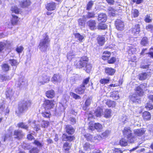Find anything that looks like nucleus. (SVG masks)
I'll return each mask as SVG.
<instances>
[{"mask_svg": "<svg viewBox=\"0 0 153 153\" xmlns=\"http://www.w3.org/2000/svg\"><path fill=\"white\" fill-rule=\"evenodd\" d=\"M84 19L85 18H84V16L83 18L79 19L78 20V23L79 25L82 26H84L85 25V22Z\"/></svg>", "mask_w": 153, "mask_h": 153, "instance_id": "obj_49", "label": "nucleus"}, {"mask_svg": "<svg viewBox=\"0 0 153 153\" xmlns=\"http://www.w3.org/2000/svg\"><path fill=\"white\" fill-rule=\"evenodd\" d=\"M14 94V92L11 89H9L7 90L6 93V95L7 98H9L10 99L12 97Z\"/></svg>", "mask_w": 153, "mask_h": 153, "instance_id": "obj_33", "label": "nucleus"}, {"mask_svg": "<svg viewBox=\"0 0 153 153\" xmlns=\"http://www.w3.org/2000/svg\"><path fill=\"white\" fill-rule=\"evenodd\" d=\"M87 24L91 30H94L96 29V22L95 21L91 20L87 22Z\"/></svg>", "mask_w": 153, "mask_h": 153, "instance_id": "obj_15", "label": "nucleus"}, {"mask_svg": "<svg viewBox=\"0 0 153 153\" xmlns=\"http://www.w3.org/2000/svg\"><path fill=\"white\" fill-rule=\"evenodd\" d=\"M107 19V16L105 13H101L98 15L97 19L99 22H104L106 21Z\"/></svg>", "mask_w": 153, "mask_h": 153, "instance_id": "obj_17", "label": "nucleus"}, {"mask_svg": "<svg viewBox=\"0 0 153 153\" xmlns=\"http://www.w3.org/2000/svg\"><path fill=\"white\" fill-rule=\"evenodd\" d=\"M116 60V59L115 57H113L110 59L108 60V62L109 64H113L115 62Z\"/></svg>", "mask_w": 153, "mask_h": 153, "instance_id": "obj_60", "label": "nucleus"}, {"mask_svg": "<svg viewBox=\"0 0 153 153\" xmlns=\"http://www.w3.org/2000/svg\"><path fill=\"white\" fill-rule=\"evenodd\" d=\"M105 73L108 75H113L115 72V70L111 68L107 67L105 68Z\"/></svg>", "mask_w": 153, "mask_h": 153, "instance_id": "obj_18", "label": "nucleus"}, {"mask_svg": "<svg viewBox=\"0 0 153 153\" xmlns=\"http://www.w3.org/2000/svg\"><path fill=\"white\" fill-rule=\"evenodd\" d=\"M107 27V26L105 24L102 23H100L97 27V28L99 30H105Z\"/></svg>", "mask_w": 153, "mask_h": 153, "instance_id": "obj_42", "label": "nucleus"}, {"mask_svg": "<svg viewBox=\"0 0 153 153\" xmlns=\"http://www.w3.org/2000/svg\"><path fill=\"white\" fill-rule=\"evenodd\" d=\"M12 18L11 20L12 23L13 24V25H16L19 21V19L18 17L16 16L12 15Z\"/></svg>", "mask_w": 153, "mask_h": 153, "instance_id": "obj_35", "label": "nucleus"}, {"mask_svg": "<svg viewBox=\"0 0 153 153\" xmlns=\"http://www.w3.org/2000/svg\"><path fill=\"white\" fill-rule=\"evenodd\" d=\"M117 37L118 39V41L120 43L123 41V35L122 34L120 33L117 34Z\"/></svg>", "mask_w": 153, "mask_h": 153, "instance_id": "obj_59", "label": "nucleus"}, {"mask_svg": "<svg viewBox=\"0 0 153 153\" xmlns=\"http://www.w3.org/2000/svg\"><path fill=\"white\" fill-rule=\"evenodd\" d=\"M9 63L12 66H17L19 64V62L15 59H10L9 60Z\"/></svg>", "mask_w": 153, "mask_h": 153, "instance_id": "obj_41", "label": "nucleus"}, {"mask_svg": "<svg viewBox=\"0 0 153 153\" xmlns=\"http://www.w3.org/2000/svg\"><path fill=\"white\" fill-rule=\"evenodd\" d=\"M34 143L39 147H42L44 145V143L40 142L38 140H35L34 141Z\"/></svg>", "mask_w": 153, "mask_h": 153, "instance_id": "obj_55", "label": "nucleus"}, {"mask_svg": "<svg viewBox=\"0 0 153 153\" xmlns=\"http://www.w3.org/2000/svg\"><path fill=\"white\" fill-rule=\"evenodd\" d=\"M43 38L40 40L39 47L41 52H45L50 46V39L47 33L43 34Z\"/></svg>", "mask_w": 153, "mask_h": 153, "instance_id": "obj_1", "label": "nucleus"}, {"mask_svg": "<svg viewBox=\"0 0 153 153\" xmlns=\"http://www.w3.org/2000/svg\"><path fill=\"white\" fill-rule=\"evenodd\" d=\"M111 55V53L108 51H105L102 56V58L104 60H105L108 59Z\"/></svg>", "mask_w": 153, "mask_h": 153, "instance_id": "obj_34", "label": "nucleus"}, {"mask_svg": "<svg viewBox=\"0 0 153 153\" xmlns=\"http://www.w3.org/2000/svg\"><path fill=\"white\" fill-rule=\"evenodd\" d=\"M128 120V117L125 115H123L121 118V121L124 124L127 122Z\"/></svg>", "mask_w": 153, "mask_h": 153, "instance_id": "obj_48", "label": "nucleus"}, {"mask_svg": "<svg viewBox=\"0 0 153 153\" xmlns=\"http://www.w3.org/2000/svg\"><path fill=\"white\" fill-rule=\"evenodd\" d=\"M93 125L94 126L95 128L99 132L101 131L102 128V125L99 123H95Z\"/></svg>", "mask_w": 153, "mask_h": 153, "instance_id": "obj_39", "label": "nucleus"}, {"mask_svg": "<svg viewBox=\"0 0 153 153\" xmlns=\"http://www.w3.org/2000/svg\"><path fill=\"white\" fill-rule=\"evenodd\" d=\"M31 102L30 100L23 101L19 105L18 109L19 112L23 113L28 110L30 107Z\"/></svg>", "mask_w": 153, "mask_h": 153, "instance_id": "obj_2", "label": "nucleus"}, {"mask_svg": "<svg viewBox=\"0 0 153 153\" xmlns=\"http://www.w3.org/2000/svg\"><path fill=\"white\" fill-rule=\"evenodd\" d=\"M109 81V79L103 78L100 80V82L102 84H105L108 83Z\"/></svg>", "mask_w": 153, "mask_h": 153, "instance_id": "obj_56", "label": "nucleus"}, {"mask_svg": "<svg viewBox=\"0 0 153 153\" xmlns=\"http://www.w3.org/2000/svg\"><path fill=\"white\" fill-rule=\"evenodd\" d=\"M49 122L47 121H43L41 124L42 127L47 128L49 125Z\"/></svg>", "mask_w": 153, "mask_h": 153, "instance_id": "obj_58", "label": "nucleus"}, {"mask_svg": "<svg viewBox=\"0 0 153 153\" xmlns=\"http://www.w3.org/2000/svg\"><path fill=\"white\" fill-rule=\"evenodd\" d=\"M42 115L43 117L48 118H50L51 114L50 112L45 111L42 113Z\"/></svg>", "mask_w": 153, "mask_h": 153, "instance_id": "obj_45", "label": "nucleus"}, {"mask_svg": "<svg viewBox=\"0 0 153 153\" xmlns=\"http://www.w3.org/2000/svg\"><path fill=\"white\" fill-rule=\"evenodd\" d=\"M45 108L50 109L53 107L54 104L52 100H47L45 101L44 103Z\"/></svg>", "mask_w": 153, "mask_h": 153, "instance_id": "obj_14", "label": "nucleus"}, {"mask_svg": "<svg viewBox=\"0 0 153 153\" xmlns=\"http://www.w3.org/2000/svg\"><path fill=\"white\" fill-rule=\"evenodd\" d=\"M0 78L2 81L8 80L11 79L9 76H7L4 74H0Z\"/></svg>", "mask_w": 153, "mask_h": 153, "instance_id": "obj_44", "label": "nucleus"}, {"mask_svg": "<svg viewBox=\"0 0 153 153\" xmlns=\"http://www.w3.org/2000/svg\"><path fill=\"white\" fill-rule=\"evenodd\" d=\"M30 0H21L19 1V5L22 8H27L31 4Z\"/></svg>", "mask_w": 153, "mask_h": 153, "instance_id": "obj_7", "label": "nucleus"}, {"mask_svg": "<svg viewBox=\"0 0 153 153\" xmlns=\"http://www.w3.org/2000/svg\"><path fill=\"white\" fill-rule=\"evenodd\" d=\"M93 4V2L92 1H89L87 4L86 10H90L91 9Z\"/></svg>", "mask_w": 153, "mask_h": 153, "instance_id": "obj_50", "label": "nucleus"}, {"mask_svg": "<svg viewBox=\"0 0 153 153\" xmlns=\"http://www.w3.org/2000/svg\"><path fill=\"white\" fill-rule=\"evenodd\" d=\"M106 105L109 107H114L116 105V103L114 101L111 100H108L106 102Z\"/></svg>", "mask_w": 153, "mask_h": 153, "instance_id": "obj_37", "label": "nucleus"}, {"mask_svg": "<svg viewBox=\"0 0 153 153\" xmlns=\"http://www.w3.org/2000/svg\"><path fill=\"white\" fill-rule=\"evenodd\" d=\"M24 48L22 46H19L17 47L16 48V51L19 53H21L22 51H23Z\"/></svg>", "mask_w": 153, "mask_h": 153, "instance_id": "obj_64", "label": "nucleus"}, {"mask_svg": "<svg viewBox=\"0 0 153 153\" xmlns=\"http://www.w3.org/2000/svg\"><path fill=\"white\" fill-rule=\"evenodd\" d=\"M84 137L86 138L87 140L88 141H90L91 142L94 141L93 139V136L89 134H85Z\"/></svg>", "mask_w": 153, "mask_h": 153, "instance_id": "obj_47", "label": "nucleus"}, {"mask_svg": "<svg viewBox=\"0 0 153 153\" xmlns=\"http://www.w3.org/2000/svg\"><path fill=\"white\" fill-rule=\"evenodd\" d=\"M120 143L121 146H126L127 145V140L125 139H122L120 141Z\"/></svg>", "mask_w": 153, "mask_h": 153, "instance_id": "obj_54", "label": "nucleus"}, {"mask_svg": "<svg viewBox=\"0 0 153 153\" xmlns=\"http://www.w3.org/2000/svg\"><path fill=\"white\" fill-rule=\"evenodd\" d=\"M150 76L149 74L146 73H143L139 75V79L140 80H144L146 78L149 77Z\"/></svg>", "mask_w": 153, "mask_h": 153, "instance_id": "obj_27", "label": "nucleus"}, {"mask_svg": "<svg viewBox=\"0 0 153 153\" xmlns=\"http://www.w3.org/2000/svg\"><path fill=\"white\" fill-rule=\"evenodd\" d=\"M143 117L144 120H149L151 119V114L148 111H145L143 114Z\"/></svg>", "mask_w": 153, "mask_h": 153, "instance_id": "obj_26", "label": "nucleus"}, {"mask_svg": "<svg viewBox=\"0 0 153 153\" xmlns=\"http://www.w3.org/2000/svg\"><path fill=\"white\" fill-rule=\"evenodd\" d=\"M91 101V99L90 98L87 99L85 102V105L88 107L90 105Z\"/></svg>", "mask_w": 153, "mask_h": 153, "instance_id": "obj_62", "label": "nucleus"}, {"mask_svg": "<svg viewBox=\"0 0 153 153\" xmlns=\"http://www.w3.org/2000/svg\"><path fill=\"white\" fill-rule=\"evenodd\" d=\"M85 86L83 85H81L74 89V91L76 93L79 94H83L85 90Z\"/></svg>", "mask_w": 153, "mask_h": 153, "instance_id": "obj_10", "label": "nucleus"}, {"mask_svg": "<svg viewBox=\"0 0 153 153\" xmlns=\"http://www.w3.org/2000/svg\"><path fill=\"white\" fill-rule=\"evenodd\" d=\"M17 126L19 128H21L27 130H28V126L23 122L18 124Z\"/></svg>", "mask_w": 153, "mask_h": 153, "instance_id": "obj_36", "label": "nucleus"}, {"mask_svg": "<svg viewBox=\"0 0 153 153\" xmlns=\"http://www.w3.org/2000/svg\"><path fill=\"white\" fill-rule=\"evenodd\" d=\"M102 109L99 108L95 110L94 113V114L97 117H100L102 114Z\"/></svg>", "mask_w": 153, "mask_h": 153, "instance_id": "obj_31", "label": "nucleus"}, {"mask_svg": "<svg viewBox=\"0 0 153 153\" xmlns=\"http://www.w3.org/2000/svg\"><path fill=\"white\" fill-rule=\"evenodd\" d=\"M84 149L86 151H89L91 149H93L94 148V145L90 144L88 143H86L83 145Z\"/></svg>", "mask_w": 153, "mask_h": 153, "instance_id": "obj_23", "label": "nucleus"}, {"mask_svg": "<svg viewBox=\"0 0 153 153\" xmlns=\"http://www.w3.org/2000/svg\"><path fill=\"white\" fill-rule=\"evenodd\" d=\"M125 137H126L130 143H133L135 140V137L133 136L130 128H125L123 131Z\"/></svg>", "mask_w": 153, "mask_h": 153, "instance_id": "obj_3", "label": "nucleus"}, {"mask_svg": "<svg viewBox=\"0 0 153 153\" xmlns=\"http://www.w3.org/2000/svg\"><path fill=\"white\" fill-rule=\"evenodd\" d=\"M42 79V81H39L38 82V85H44L45 83L48 82L49 81V79L47 76L45 75L44 76L41 77L39 78V80H41Z\"/></svg>", "mask_w": 153, "mask_h": 153, "instance_id": "obj_12", "label": "nucleus"}, {"mask_svg": "<svg viewBox=\"0 0 153 153\" xmlns=\"http://www.w3.org/2000/svg\"><path fill=\"white\" fill-rule=\"evenodd\" d=\"M142 87L140 86H138L136 88V93L139 96H142L143 93V91L142 88Z\"/></svg>", "mask_w": 153, "mask_h": 153, "instance_id": "obj_32", "label": "nucleus"}, {"mask_svg": "<svg viewBox=\"0 0 153 153\" xmlns=\"http://www.w3.org/2000/svg\"><path fill=\"white\" fill-rule=\"evenodd\" d=\"M9 112V110L8 109L7 107H6L5 105L3 102L0 103V113H4L6 114Z\"/></svg>", "mask_w": 153, "mask_h": 153, "instance_id": "obj_9", "label": "nucleus"}, {"mask_svg": "<svg viewBox=\"0 0 153 153\" xmlns=\"http://www.w3.org/2000/svg\"><path fill=\"white\" fill-rule=\"evenodd\" d=\"M85 67L86 68V71L88 73H89L92 68L91 65L90 64H87Z\"/></svg>", "mask_w": 153, "mask_h": 153, "instance_id": "obj_63", "label": "nucleus"}, {"mask_svg": "<svg viewBox=\"0 0 153 153\" xmlns=\"http://www.w3.org/2000/svg\"><path fill=\"white\" fill-rule=\"evenodd\" d=\"M95 14L94 12H88L86 16H84V18L85 19H86V18H90L94 17Z\"/></svg>", "mask_w": 153, "mask_h": 153, "instance_id": "obj_43", "label": "nucleus"}, {"mask_svg": "<svg viewBox=\"0 0 153 153\" xmlns=\"http://www.w3.org/2000/svg\"><path fill=\"white\" fill-rule=\"evenodd\" d=\"M65 130L66 132L69 134H72L75 131L74 128L71 125H69L65 126Z\"/></svg>", "mask_w": 153, "mask_h": 153, "instance_id": "obj_11", "label": "nucleus"}, {"mask_svg": "<svg viewBox=\"0 0 153 153\" xmlns=\"http://www.w3.org/2000/svg\"><path fill=\"white\" fill-rule=\"evenodd\" d=\"M111 110L110 109H106L105 111L104 117L106 118H109L111 116Z\"/></svg>", "mask_w": 153, "mask_h": 153, "instance_id": "obj_40", "label": "nucleus"}, {"mask_svg": "<svg viewBox=\"0 0 153 153\" xmlns=\"http://www.w3.org/2000/svg\"><path fill=\"white\" fill-rule=\"evenodd\" d=\"M75 38L77 39L80 42H82L84 40L85 36L84 35H81L79 33H76L74 34Z\"/></svg>", "mask_w": 153, "mask_h": 153, "instance_id": "obj_29", "label": "nucleus"}, {"mask_svg": "<svg viewBox=\"0 0 153 153\" xmlns=\"http://www.w3.org/2000/svg\"><path fill=\"white\" fill-rule=\"evenodd\" d=\"M56 5L55 3L51 2L48 4L46 8L48 10H53L56 8Z\"/></svg>", "mask_w": 153, "mask_h": 153, "instance_id": "obj_25", "label": "nucleus"}, {"mask_svg": "<svg viewBox=\"0 0 153 153\" xmlns=\"http://www.w3.org/2000/svg\"><path fill=\"white\" fill-rule=\"evenodd\" d=\"M62 138L63 140L65 141H71L74 139V136H68L66 134H64L62 136Z\"/></svg>", "mask_w": 153, "mask_h": 153, "instance_id": "obj_19", "label": "nucleus"}, {"mask_svg": "<svg viewBox=\"0 0 153 153\" xmlns=\"http://www.w3.org/2000/svg\"><path fill=\"white\" fill-rule=\"evenodd\" d=\"M7 43V42H0V53L4 49Z\"/></svg>", "mask_w": 153, "mask_h": 153, "instance_id": "obj_53", "label": "nucleus"}, {"mask_svg": "<svg viewBox=\"0 0 153 153\" xmlns=\"http://www.w3.org/2000/svg\"><path fill=\"white\" fill-rule=\"evenodd\" d=\"M9 68L10 66L7 64L4 63L1 65L2 69L4 72L8 71L9 70Z\"/></svg>", "mask_w": 153, "mask_h": 153, "instance_id": "obj_38", "label": "nucleus"}, {"mask_svg": "<svg viewBox=\"0 0 153 153\" xmlns=\"http://www.w3.org/2000/svg\"><path fill=\"white\" fill-rule=\"evenodd\" d=\"M17 85L20 88H24L27 85V80L24 77H21L19 79Z\"/></svg>", "mask_w": 153, "mask_h": 153, "instance_id": "obj_5", "label": "nucleus"}, {"mask_svg": "<svg viewBox=\"0 0 153 153\" xmlns=\"http://www.w3.org/2000/svg\"><path fill=\"white\" fill-rule=\"evenodd\" d=\"M110 97L115 100H117L119 98V94L116 91H113L110 93Z\"/></svg>", "mask_w": 153, "mask_h": 153, "instance_id": "obj_30", "label": "nucleus"}, {"mask_svg": "<svg viewBox=\"0 0 153 153\" xmlns=\"http://www.w3.org/2000/svg\"><path fill=\"white\" fill-rule=\"evenodd\" d=\"M140 31V25L139 24H137L135 25L134 27L132 28L130 30L134 35L138 34Z\"/></svg>", "mask_w": 153, "mask_h": 153, "instance_id": "obj_13", "label": "nucleus"}, {"mask_svg": "<svg viewBox=\"0 0 153 153\" xmlns=\"http://www.w3.org/2000/svg\"><path fill=\"white\" fill-rule=\"evenodd\" d=\"M146 131V130L144 128H140L134 130V132L135 135L140 136L144 134Z\"/></svg>", "mask_w": 153, "mask_h": 153, "instance_id": "obj_16", "label": "nucleus"}, {"mask_svg": "<svg viewBox=\"0 0 153 153\" xmlns=\"http://www.w3.org/2000/svg\"><path fill=\"white\" fill-rule=\"evenodd\" d=\"M46 96L49 98H52L55 96L54 91L53 90L47 91L46 93Z\"/></svg>", "mask_w": 153, "mask_h": 153, "instance_id": "obj_28", "label": "nucleus"}, {"mask_svg": "<svg viewBox=\"0 0 153 153\" xmlns=\"http://www.w3.org/2000/svg\"><path fill=\"white\" fill-rule=\"evenodd\" d=\"M11 10L13 13L17 14L19 12V9L16 6H13L11 7Z\"/></svg>", "mask_w": 153, "mask_h": 153, "instance_id": "obj_46", "label": "nucleus"}, {"mask_svg": "<svg viewBox=\"0 0 153 153\" xmlns=\"http://www.w3.org/2000/svg\"><path fill=\"white\" fill-rule=\"evenodd\" d=\"M130 99L134 102L140 103V100L139 97L136 95V94H133L130 96Z\"/></svg>", "mask_w": 153, "mask_h": 153, "instance_id": "obj_22", "label": "nucleus"}, {"mask_svg": "<svg viewBox=\"0 0 153 153\" xmlns=\"http://www.w3.org/2000/svg\"><path fill=\"white\" fill-rule=\"evenodd\" d=\"M52 81L55 82H60L61 81V79L59 74H54L52 78Z\"/></svg>", "mask_w": 153, "mask_h": 153, "instance_id": "obj_24", "label": "nucleus"}, {"mask_svg": "<svg viewBox=\"0 0 153 153\" xmlns=\"http://www.w3.org/2000/svg\"><path fill=\"white\" fill-rule=\"evenodd\" d=\"M30 153H38L39 150L36 147H34L29 151Z\"/></svg>", "mask_w": 153, "mask_h": 153, "instance_id": "obj_57", "label": "nucleus"}, {"mask_svg": "<svg viewBox=\"0 0 153 153\" xmlns=\"http://www.w3.org/2000/svg\"><path fill=\"white\" fill-rule=\"evenodd\" d=\"M146 108L148 110H151L153 109V106L150 103H147L145 106Z\"/></svg>", "mask_w": 153, "mask_h": 153, "instance_id": "obj_61", "label": "nucleus"}, {"mask_svg": "<svg viewBox=\"0 0 153 153\" xmlns=\"http://www.w3.org/2000/svg\"><path fill=\"white\" fill-rule=\"evenodd\" d=\"M13 135L15 138L18 140L22 139L24 136V134L21 130H15L14 132Z\"/></svg>", "mask_w": 153, "mask_h": 153, "instance_id": "obj_8", "label": "nucleus"}, {"mask_svg": "<svg viewBox=\"0 0 153 153\" xmlns=\"http://www.w3.org/2000/svg\"><path fill=\"white\" fill-rule=\"evenodd\" d=\"M88 62V58L85 56L81 58L79 61L76 64V67L80 68L86 66Z\"/></svg>", "mask_w": 153, "mask_h": 153, "instance_id": "obj_4", "label": "nucleus"}, {"mask_svg": "<svg viewBox=\"0 0 153 153\" xmlns=\"http://www.w3.org/2000/svg\"><path fill=\"white\" fill-rule=\"evenodd\" d=\"M132 14L134 17H137L139 15V11L137 9H133L132 11Z\"/></svg>", "mask_w": 153, "mask_h": 153, "instance_id": "obj_52", "label": "nucleus"}, {"mask_svg": "<svg viewBox=\"0 0 153 153\" xmlns=\"http://www.w3.org/2000/svg\"><path fill=\"white\" fill-rule=\"evenodd\" d=\"M115 25L116 28L119 30H123L124 29V23L121 20L117 19L115 21Z\"/></svg>", "mask_w": 153, "mask_h": 153, "instance_id": "obj_6", "label": "nucleus"}, {"mask_svg": "<svg viewBox=\"0 0 153 153\" xmlns=\"http://www.w3.org/2000/svg\"><path fill=\"white\" fill-rule=\"evenodd\" d=\"M70 95L76 100L80 99L81 98L79 96L72 92L70 93Z\"/></svg>", "mask_w": 153, "mask_h": 153, "instance_id": "obj_51", "label": "nucleus"}, {"mask_svg": "<svg viewBox=\"0 0 153 153\" xmlns=\"http://www.w3.org/2000/svg\"><path fill=\"white\" fill-rule=\"evenodd\" d=\"M149 41L147 37H144L141 39L140 44L143 46H146L149 45Z\"/></svg>", "mask_w": 153, "mask_h": 153, "instance_id": "obj_20", "label": "nucleus"}, {"mask_svg": "<svg viewBox=\"0 0 153 153\" xmlns=\"http://www.w3.org/2000/svg\"><path fill=\"white\" fill-rule=\"evenodd\" d=\"M98 44L100 45H102L105 42V37L104 36L99 35L97 38Z\"/></svg>", "mask_w": 153, "mask_h": 153, "instance_id": "obj_21", "label": "nucleus"}]
</instances>
